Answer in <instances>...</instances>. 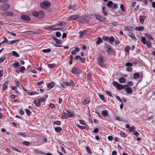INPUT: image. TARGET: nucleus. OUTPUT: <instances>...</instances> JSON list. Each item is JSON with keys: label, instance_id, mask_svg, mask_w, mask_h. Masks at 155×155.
Masks as SVG:
<instances>
[{"label": "nucleus", "instance_id": "f257e3e1", "mask_svg": "<svg viewBox=\"0 0 155 155\" xmlns=\"http://www.w3.org/2000/svg\"><path fill=\"white\" fill-rule=\"evenodd\" d=\"M46 99L44 97L40 98L39 99H36L34 101V103L35 105L38 107L41 106V102L45 101Z\"/></svg>", "mask_w": 155, "mask_h": 155}, {"label": "nucleus", "instance_id": "f03ea898", "mask_svg": "<svg viewBox=\"0 0 155 155\" xmlns=\"http://www.w3.org/2000/svg\"><path fill=\"white\" fill-rule=\"evenodd\" d=\"M104 58L101 56L100 55L97 58V61L99 65L101 67H104L105 66L104 62Z\"/></svg>", "mask_w": 155, "mask_h": 155}, {"label": "nucleus", "instance_id": "7ed1b4c3", "mask_svg": "<svg viewBox=\"0 0 155 155\" xmlns=\"http://www.w3.org/2000/svg\"><path fill=\"white\" fill-rule=\"evenodd\" d=\"M51 5L50 3L47 1H44L42 3L40 4L41 7L42 8H49Z\"/></svg>", "mask_w": 155, "mask_h": 155}, {"label": "nucleus", "instance_id": "20e7f679", "mask_svg": "<svg viewBox=\"0 0 155 155\" xmlns=\"http://www.w3.org/2000/svg\"><path fill=\"white\" fill-rule=\"evenodd\" d=\"M10 6L8 4H4L1 6L0 9L2 11H6L9 9Z\"/></svg>", "mask_w": 155, "mask_h": 155}, {"label": "nucleus", "instance_id": "39448f33", "mask_svg": "<svg viewBox=\"0 0 155 155\" xmlns=\"http://www.w3.org/2000/svg\"><path fill=\"white\" fill-rule=\"evenodd\" d=\"M113 84L114 86L116 87L117 89L118 90H121L123 88V86L122 84L116 82L114 81Z\"/></svg>", "mask_w": 155, "mask_h": 155}, {"label": "nucleus", "instance_id": "423d86ee", "mask_svg": "<svg viewBox=\"0 0 155 155\" xmlns=\"http://www.w3.org/2000/svg\"><path fill=\"white\" fill-rule=\"evenodd\" d=\"M81 71V70L76 67H74L71 70V72L72 73L74 74H77L79 73H80Z\"/></svg>", "mask_w": 155, "mask_h": 155}, {"label": "nucleus", "instance_id": "0eeeda50", "mask_svg": "<svg viewBox=\"0 0 155 155\" xmlns=\"http://www.w3.org/2000/svg\"><path fill=\"white\" fill-rule=\"evenodd\" d=\"M105 48L109 54H111L112 52V50L111 47L109 45L106 44H105Z\"/></svg>", "mask_w": 155, "mask_h": 155}, {"label": "nucleus", "instance_id": "6e6552de", "mask_svg": "<svg viewBox=\"0 0 155 155\" xmlns=\"http://www.w3.org/2000/svg\"><path fill=\"white\" fill-rule=\"evenodd\" d=\"M13 14V13L10 11L4 12L2 13V15L5 17L8 16H12Z\"/></svg>", "mask_w": 155, "mask_h": 155}, {"label": "nucleus", "instance_id": "1a4fd4ad", "mask_svg": "<svg viewBox=\"0 0 155 155\" xmlns=\"http://www.w3.org/2000/svg\"><path fill=\"white\" fill-rule=\"evenodd\" d=\"M8 83L9 81H7L4 83L2 86V90L3 91H5L8 89Z\"/></svg>", "mask_w": 155, "mask_h": 155}, {"label": "nucleus", "instance_id": "9d476101", "mask_svg": "<svg viewBox=\"0 0 155 155\" xmlns=\"http://www.w3.org/2000/svg\"><path fill=\"white\" fill-rule=\"evenodd\" d=\"M94 16L96 18L100 21H102L105 18H103L98 14H95L94 15Z\"/></svg>", "mask_w": 155, "mask_h": 155}, {"label": "nucleus", "instance_id": "9b49d317", "mask_svg": "<svg viewBox=\"0 0 155 155\" xmlns=\"http://www.w3.org/2000/svg\"><path fill=\"white\" fill-rule=\"evenodd\" d=\"M21 18L22 19L26 21H29L30 20V17L27 15H22L21 16Z\"/></svg>", "mask_w": 155, "mask_h": 155}, {"label": "nucleus", "instance_id": "f8f14e48", "mask_svg": "<svg viewBox=\"0 0 155 155\" xmlns=\"http://www.w3.org/2000/svg\"><path fill=\"white\" fill-rule=\"evenodd\" d=\"M146 18V17L144 15H140L139 16V20L140 22L142 24H143L144 21Z\"/></svg>", "mask_w": 155, "mask_h": 155}, {"label": "nucleus", "instance_id": "ddd939ff", "mask_svg": "<svg viewBox=\"0 0 155 155\" xmlns=\"http://www.w3.org/2000/svg\"><path fill=\"white\" fill-rule=\"evenodd\" d=\"M79 50L80 48L78 47H75V49L72 50L71 54L73 55H75L76 52H79Z\"/></svg>", "mask_w": 155, "mask_h": 155}, {"label": "nucleus", "instance_id": "4468645a", "mask_svg": "<svg viewBox=\"0 0 155 155\" xmlns=\"http://www.w3.org/2000/svg\"><path fill=\"white\" fill-rule=\"evenodd\" d=\"M79 17L78 15H74L70 16L69 18L70 20H72L78 18Z\"/></svg>", "mask_w": 155, "mask_h": 155}, {"label": "nucleus", "instance_id": "2eb2a0df", "mask_svg": "<svg viewBox=\"0 0 155 155\" xmlns=\"http://www.w3.org/2000/svg\"><path fill=\"white\" fill-rule=\"evenodd\" d=\"M55 85L54 83V82H52L51 83L47 84V86L49 89H51Z\"/></svg>", "mask_w": 155, "mask_h": 155}, {"label": "nucleus", "instance_id": "dca6fc26", "mask_svg": "<svg viewBox=\"0 0 155 155\" xmlns=\"http://www.w3.org/2000/svg\"><path fill=\"white\" fill-rule=\"evenodd\" d=\"M33 151L36 154H45V153L42 151H39L37 149H35L33 150Z\"/></svg>", "mask_w": 155, "mask_h": 155}, {"label": "nucleus", "instance_id": "f3484780", "mask_svg": "<svg viewBox=\"0 0 155 155\" xmlns=\"http://www.w3.org/2000/svg\"><path fill=\"white\" fill-rule=\"evenodd\" d=\"M128 35L133 40H135L136 39L134 35L131 32H129Z\"/></svg>", "mask_w": 155, "mask_h": 155}, {"label": "nucleus", "instance_id": "a211bd4d", "mask_svg": "<svg viewBox=\"0 0 155 155\" xmlns=\"http://www.w3.org/2000/svg\"><path fill=\"white\" fill-rule=\"evenodd\" d=\"M86 30H84L83 31H80L79 34H80L79 38H82L84 36V35L86 34Z\"/></svg>", "mask_w": 155, "mask_h": 155}, {"label": "nucleus", "instance_id": "6ab92c4d", "mask_svg": "<svg viewBox=\"0 0 155 155\" xmlns=\"http://www.w3.org/2000/svg\"><path fill=\"white\" fill-rule=\"evenodd\" d=\"M108 41H109L110 43L112 44L114 41L115 38L113 36H111L110 37H109Z\"/></svg>", "mask_w": 155, "mask_h": 155}, {"label": "nucleus", "instance_id": "aec40b11", "mask_svg": "<svg viewBox=\"0 0 155 155\" xmlns=\"http://www.w3.org/2000/svg\"><path fill=\"white\" fill-rule=\"evenodd\" d=\"M38 17L40 18H43L44 16V12L42 11H40L38 12Z\"/></svg>", "mask_w": 155, "mask_h": 155}, {"label": "nucleus", "instance_id": "412c9836", "mask_svg": "<svg viewBox=\"0 0 155 155\" xmlns=\"http://www.w3.org/2000/svg\"><path fill=\"white\" fill-rule=\"evenodd\" d=\"M90 102V99L89 98H87L85 99L84 101L82 102V104L83 105H85L88 103H89Z\"/></svg>", "mask_w": 155, "mask_h": 155}, {"label": "nucleus", "instance_id": "4be33fe9", "mask_svg": "<svg viewBox=\"0 0 155 155\" xmlns=\"http://www.w3.org/2000/svg\"><path fill=\"white\" fill-rule=\"evenodd\" d=\"M124 28L125 30L126 31H133L134 29L133 27L130 26H125Z\"/></svg>", "mask_w": 155, "mask_h": 155}, {"label": "nucleus", "instance_id": "5701e85b", "mask_svg": "<svg viewBox=\"0 0 155 155\" xmlns=\"http://www.w3.org/2000/svg\"><path fill=\"white\" fill-rule=\"evenodd\" d=\"M126 92L128 94H130L132 93V90L130 87H128L126 89Z\"/></svg>", "mask_w": 155, "mask_h": 155}, {"label": "nucleus", "instance_id": "b1692460", "mask_svg": "<svg viewBox=\"0 0 155 155\" xmlns=\"http://www.w3.org/2000/svg\"><path fill=\"white\" fill-rule=\"evenodd\" d=\"M54 40L55 41V43L58 45L61 44L62 43L61 40L58 39L57 38H54Z\"/></svg>", "mask_w": 155, "mask_h": 155}, {"label": "nucleus", "instance_id": "393cba45", "mask_svg": "<svg viewBox=\"0 0 155 155\" xmlns=\"http://www.w3.org/2000/svg\"><path fill=\"white\" fill-rule=\"evenodd\" d=\"M145 35L148 41H150V40H153V37H151L150 35L146 34Z\"/></svg>", "mask_w": 155, "mask_h": 155}, {"label": "nucleus", "instance_id": "a878e982", "mask_svg": "<svg viewBox=\"0 0 155 155\" xmlns=\"http://www.w3.org/2000/svg\"><path fill=\"white\" fill-rule=\"evenodd\" d=\"M108 114V111L107 110H104L102 111L101 114L104 117H106Z\"/></svg>", "mask_w": 155, "mask_h": 155}, {"label": "nucleus", "instance_id": "bb28decb", "mask_svg": "<svg viewBox=\"0 0 155 155\" xmlns=\"http://www.w3.org/2000/svg\"><path fill=\"white\" fill-rule=\"evenodd\" d=\"M119 81L121 83H124L126 82V79L124 78H120L119 79Z\"/></svg>", "mask_w": 155, "mask_h": 155}, {"label": "nucleus", "instance_id": "cd10ccee", "mask_svg": "<svg viewBox=\"0 0 155 155\" xmlns=\"http://www.w3.org/2000/svg\"><path fill=\"white\" fill-rule=\"evenodd\" d=\"M68 116L67 115V114L64 112L63 115H62L61 118L62 119H64L65 118H68Z\"/></svg>", "mask_w": 155, "mask_h": 155}, {"label": "nucleus", "instance_id": "c85d7f7f", "mask_svg": "<svg viewBox=\"0 0 155 155\" xmlns=\"http://www.w3.org/2000/svg\"><path fill=\"white\" fill-rule=\"evenodd\" d=\"M144 27L142 26L137 27L135 28V30L137 31H142Z\"/></svg>", "mask_w": 155, "mask_h": 155}, {"label": "nucleus", "instance_id": "c756f323", "mask_svg": "<svg viewBox=\"0 0 155 155\" xmlns=\"http://www.w3.org/2000/svg\"><path fill=\"white\" fill-rule=\"evenodd\" d=\"M98 39L97 41H96V43L97 44V45H100L101 43L103 41L102 40L101 38L100 37H98L97 38Z\"/></svg>", "mask_w": 155, "mask_h": 155}, {"label": "nucleus", "instance_id": "7c9ffc66", "mask_svg": "<svg viewBox=\"0 0 155 155\" xmlns=\"http://www.w3.org/2000/svg\"><path fill=\"white\" fill-rule=\"evenodd\" d=\"M18 41V40H12V41H9L8 43V44L9 45H12V44L15 43L17 42Z\"/></svg>", "mask_w": 155, "mask_h": 155}, {"label": "nucleus", "instance_id": "2f4dec72", "mask_svg": "<svg viewBox=\"0 0 155 155\" xmlns=\"http://www.w3.org/2000/svg\"><path fill=\"white\" fill-rule=\"evenodd\" d=\"M19 63L18 62H16L14 63L13 64L12 66H13L14 68H16L18 67H19Z\"/></svg>", "mask_w": 155, "mask_h": 155}, {"label": "nucleus", "instance_id": "473e14b6", "mask_svg": "<svg viewBox=\"0 0 155 155\" xmlns=\"http://www.w3.org/2000/svg\"><path fill=\"white\" fill-rule=\"evenodd\" d=\"M28 94L30 95H33L35 94H38V93L35 91H33L32 92H27Z\"/></svg>", "mask_w": 155, "mask_h": 155}, {"label": "nucleus", "instance_id": "72a5a7b5", "mask_svg": "<svg viewBox=\"0 0 155 155\" xmlns=\"http://www.w3.org/2000/svg\"><path fill=\"white\" fill-rule=\"evenodd\" d=\"M54 130L56 132H59L62 130V129L61 127H57L54 128Z\"/></svg>", "mask_w": 155, "mask_h": 155}, {"label": "nucleus", "instance_id": "f704fd0d", "mask_svg": "<svg viewBox=\"0 0 155 155\" xmlns=\"http://www.w3.org/2000/svg\"><path fill=\"white\" fill-rule=\"evenodd\" d=\"M106 8L103 7L102 8V13L105 15L106 16L107 15V12L106 11Z\"/></svg>", "mask_w": 155, "mask_h": 155}, {"label": "nucleus", "instance_id": "c9c22d12", "mask_svg": "<svg viewBox=\"0 0 155 155\" xmlns=\"http://www.w3.org/2000/svg\"><path fill=\"white\" fill-rule=\"evenodd\" d=\"M134 77L135 79H137L140 77L139 73H136L134 74Z\"/></svg>", "mask_w": 155, "mask_h": 155}, {"label": "nucleus", "instance_id": "e433bc0d", "mask_svg": "<svg viewBox=\"0 0 155 155\" xmlns=\"http://www.w3.org/2000/svg\"><path fill=\"white\" fill-rule=\"evenodd\" d=\"M67 113L70 117H73L75 116L74 114L69 111H67Z\"/></svg>", "mask_w": 155, "mask_h": 155}, {"label": "nucleus", "instance_id": "4c0bfd02", "mask_svg": "<svg viewBox=\"0 0 155 155\" xmlns=\"http://www.w3.org/2000/svg\"><path fill=\"white\" fill-rule=\"evenodd\" d=\"M12 54L13 56L16 57H19V55L17 52L15 51H13L12 52Z\"/></svg>", "mask_w": 155, "mask_h": 155}, {"label": "nucleus", "instance_id": "58836bf2", "mask_svg": "<svg viewBox=\"0 0 155 155\" xmlns=\"http://www.w3.org/2000/svg\"><path fill=\"white\" fill-rule=\"evenodd\" d=\"M113 2L111 1H109L108 2L107 4V5L108 8L111 7L113 5Z\"/></svg>", "mask_w": 155, "mask_h": 155}, {"label": "nucleus", "instance_id": "ea45409f", "mask_svg": "<svg viewBox=\"0 0 155 155\" xmlns=\"http://www.w3.org/2000/svg\"><path fill=\"white\" fill-rule=\"evenodd\" d=\"M34 31H25V32H24V34H27L28 35H32V34H34Z\"/></svg>", "mask_w": 155, "mask_h": 155}, {"label": "nucleus", "instance_id": "a19ab883", "mask_svg": "<svg viewBox=\"0 0 155 155\" xmlns=\"http://www.w3.org/2000/svg\"><path fill=\"white\" fill-rule=\"evenodd\" d=\"M99 96L100 97L101 99L103 101H105L106 99L104 97L103 95H101L100 94H98Z\"/></svg>", "mask_w": 155, "mask_h": 155}, {"label": "nucleus", "instance_id": "79ce46f5", "mask_svg": "<svg viewBox=\"0 0 155 155\" xmlns=\"http://www.w3.org/2000/svg\"><path fill=\"white\" fill-rule=\"evenodd\" d=\"M51 49L50 48L47 49H44L42 50V52L44 53H49L51 52Z\"/></svg>", "mask_w": 155, "mask_h": 155}, {"label": "nucleus", "instance_id": "37998d69", "mask_svg": "<svg viewBox=\"0 0 155 155\" xmlns=\"http://www.w3.org/2000/svg\"><path fill=\"white\" fill-rule=\"evenodd\" d=\"M141 41L143 44H146V40L145 38L144 37L142 38L141 39Z\"/></svg>", "mask_w": 155, "mask_h": 155}, {"label": "nucleus", "instance_id": "c03bdc74", "mask_svg": "<svg viewBox=\"0 0 155 155\" xmlns=\"http://www.w3.org/2000/svg\"><path fill=\"white\" fill-rule=\"evenodd\" d=\"M32 15L35 17H38V12H32Z\"/></svg>", "mask_w": 155, "mask_h": 155}, {"label": "nucleus", "instance_id": "a18cd8bd", "mask_svg": "<svg viewBox=\"0 0 155 155\" xmlns=\"http://www.w3.org/2000/svg\"><path fill=\"white\" fill-rule=\"evenodd\" d=\"M5 58L4 56H3L1 58H0V63H2L5 59Z\"/></svg>", "mask_w": 155, "mask_h": 155}, {"label": "nucleus", "instance_id": "49530a36", "mask_svg": "<svg viewBox=\"0 0 155 155\" xmlns=\"http://www.w3.org/2000/svg\"><path fill=\"white\" fill-rule=\"evenodd\" d=\"M109 36H104L102 37V38L104 41H108V38H109Z\"/></svg>", "mask_w": 155, "mask_h": 155}, {"label": "nucleus", "instance_id": "de8ad7c7", "mask_svg": "<svg viewBox=\"0 0 155 155\" xmlns=\"http://www.w3.org/2000/svg\"><path fill=\"white\" fill-rule=\"evenodd\" d=\"M77 127L78 128L82 129H84L86 127L85 126H81L78 124H77Z\"/></svg>", "mask_w": 155, "mask_h": 155}, {"label": "nucleus", "instance_id": "09e8293b", "mask_svg": "<svg viewBox=\"0 0 155 155\" xmlns=\"http://www.w3.org/2000/svg\"><path fill=\"white\" fill-rule=\"evenodd\" d=\"M111 7L113 9H116L117 7V5L116 4H113V5H112Z\"/></svg>", "mask_w": 155, "mask_h": 155}, {"label": "nucleus", "instance_id": "8fccbe9b", "mask_svg": "<svg viewBox=\"0 0 155 155\" xmlns=\"http://www.w3.org/2000/svg\"><path fill=\"white\" fill-rule=\"evenodd\" d=\"M135 130V127L134 126H132L130 128V132L134 131Z\"/></svg>", "mask_w": 155, "mask_h": 155}, {"label": "nucleus", "instance_id": "3c124183", "mask_svg": "<svg viewBox=\"0 0 155 155\" xmlns=\"http://www.w3.org/2000/svg\"><path fill=\"white\" fill-rule=\"evenodd\" d=\"M86 149L88 153L90 154H91V151L88 147H86Z\"/></svg>", "mask_w": 155, "mask_h": 155}, {"label": "nucleus", "instance_id": "603ef678", "mask_svg": "<svg viewBox=\"0 0 155 155\" xmlns=\"http://www.w3.org/2000/svg\"><path fill=\"white\" fill-rule=\"evenodd\" d=\"M148 48H150L151 46V42L150 41H148V42H146V44Z\"/></svg>", "mask_w": 155, "mask_h": 155}, {"label": "nucleus", "instance_id": "864d4df0", "mask_svg": "<svg viewBox=\"0 0 155 155\" xmlns=\"http://www.w3.org/2000/svg\"><path fill=\"white\" fill-rule=\"evenodd\" d=\"M105 92L110 96L112 97V95L110 91L107 90H106L105 91Z\"/></svg>", "mask_w": 155, "mask_h": 155}, {"label": "nucleus", "instance_id": "5fc2aeb1", "mask_svg": "<svg viewBox=\"0 0 155 155\" xmlns=\"http://www.w3.org/2000/svg\"><path fill=\"white\" fill-rule=\"evenodd\" d=\"M3 38L4 39V40L3 41L1 42V43L2 44L4 43H7L8 42V40L7 38H5L4 37H3Z\"/></svg>", "mask_w": 155, "mask_h": 155}, {"label": "nucleus", "instance_id": "6e6d98bb", "mask_svg": "<svg viewBox=\"0 0 155 155\" xmlns=\"http://www.w3.org/2000/svg\"><path fill=\"white\" fill-rule=\"evenodd\" d=\"M25 111L27 114L28 116H29L31 113L30 110L28 109H26Z\"/></svg>", "mask_w": 155, "mask_h": 155}, {"label": "nucleus", "instance_id": "4d7b16f0", "mask_svg": "<svg viewBox=\"0 0 155 155\" xmlns=\"http://www.w3.org/2000/svg\"><path fill=\"white\" fill-rule=\"evenodd\" d=\"M125 65L128 67H130L133 66V64L132 63L130 62H127L125 64Z\"/></svg>", "mask_w": 155, "mask_h": 155}, {"label": "nucleus", "instance_id": "13d9d810", "mask_svg": "<svg viewBox=\"0 0 155 155\" xmlns=\"http://www.w3.org/2000/svg\"><path fill=\"white\" fill-rule=\"evenodd\" d=\"M56 35L58 37H60L61 36V35L60 32L57 31L56 33Z\"/></svg>", "mask_w": 155, "mask_h": 155}, {"label": "nucleus", "instance_id": "bf43d9fd", "mask_svg": "<svg viewBox=\"0 0 155 155\" xmlns=\"http://www.w3.org/2000/svg\"><path fill=\"white\" fill-rule=\"evenodd\" d=\"M79 123L80 124L85 125H86V124L84 122V120H79Z\"/></svg>", "mask_w": 155, "mask_h": 155}, {"label": "nucleus", "instance_id": "052dcab7", "mask_svg": "<svg viewBox=\"0 0 155 155\" xmlns=\"http://www.w3.org/2000/svg\"><path fill=\"white\" fill-rule=\"evenodd\" d=\"M18 135H21L24 137H26V135L23 133H22V132L19 133H18Z\"/></svg>", "mask_w": 155, "mask_h": 155}, {"label": "nucleus", "instance_id": "680f3d73", "mask_svg": "<svg viewBox=\"0 0 155 155\" xmlns=\"http://www.w3.org/2000/svg\"><path fill=\"white\" fill-rule=\"evenodd\" d=\"M130 48V47L128 46H127L125 48V51L127 52L128 53H129V50Z\"/></svg>", "mask_w": 155, "mask_h": 155}, {"label": "nucleus", "instance_id": "e2e57ef3", "mask_svg": "<svg viewBox=\"0 0 155 155\" xmlns=\"http://www.w3.org/2000/svg\"><path fill=\"white\" fill-rule=\"evenodd\" d=\"M126 70L129 72H131L132 71V68L131 67H128L126 68Z\"/></svg>", "mask_w": 155, "mask_h": 155}, {"label": "nucleus", "instance_id": "0e129e2a", "mask_svg": "<svg viewBox=\"0 0 155 155\" xmlns=\"http://www.w3.org/2000/svg\"><path fill=\"white\" fill-rule=\"evenodd\" d=\"M120 8L121 9L123 12L124 11V5H123V4H121L120 5Z\"/></svg>", "mask_w": 155, "mask_h": 155}, {"label": "nucleus", "instance_id": "69168bd1", "mask_svg": "<svg viewBox=\"0 0 155 155\" xmlns=\"http://www.w3.org/2000/svg\"><path fill=\"white\" fill-rule=\"evenodd\" d=\"M54 65L53 64H48V66L49 68H53L54 67Z\"/></svg>", "mask_w": 155, "mask_h": 155}, {"label": "nucleus", "instance_id": "338daca9", "mask_svg": "<svg viewBox=\"0 0 155 155\" xmlns=\"http://www.w3.org/2000/svg\"><path fill=\"white\" fill-rule=\"evenodd\" d=\"M25 69V67L23 66L20 68V71L21 72H22V71H24Z\"/></svg>", "mask_w": 155, "mask_h": 155}, {"label": "nucleus", "instance_id": "774afa93", "mask_svg": "<svg viewBox=\"0 0 155 155\" xmlns=\"http://www.w3.org/2000/svg\"><path fill=\"white\" fill-rule=\"evenodd\" d=\"M23 144L24 145L28 146L29 144L30 143L28 142L24 141L23 142Z\"/></svg>", "mask_w": 155, "mask_h": 155}]
</instances>
